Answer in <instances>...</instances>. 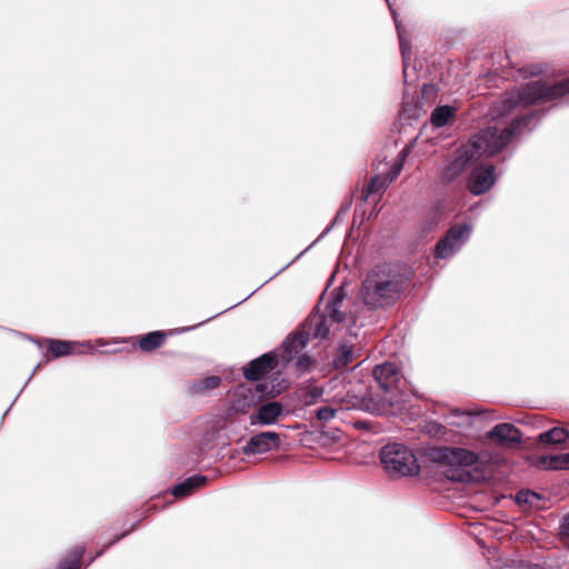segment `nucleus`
Listing matches in <instances>:
<instances>
[{
  "label": "nucleus",
  "mask_w": 569,
  "mask_h": 569,
  "mask_svg": "<svg viewBox=\"0 0 569 569\" xmlns=\"http://www.w3.org/2000/svg\"><path fill=\"white\" fill-rule=\"evenodd\" d=\"M545 112L538 110L529 111L522 117L513 119L509 126L499 129L489 126L480 133L473 136L468 144L458 149L453 159L443 167L440 179L443 183L455 181L472 162L480 156L491 157L505 148L519 134L531 132L543 117Z\"/></svg>",
  "instance_id": "1"
},
{
  "label": "nucleus",
  "mask_w": 569,
  "mask_h": 569,
  "mask_svg": "<svg viewBox=\"0 0 569 569\" xmlns=\"http://www.w3.org/2000/svg\"><path fill=\"white\" fill-rule=\"evenodd\" d=\"M413 271L406 263L382 262L367 273L361 283V298L370 310L393 306L406 291Z\"/></svg>",
  "instance_id": "2"
},
{
  "label": "nucleus",
  "mask_w": 569,
  "mask_h": 569,
  "mask_svg": "<svg viewBox=\"0 0 569 569\" xmlns=\"http://www.w3.org/2000/svg\"><path fill=\"white\" fill-rule=\"evenodd\" d=\"M569 94V78L560 81L536 80L507 91L497 102L500 116H509L537 102H549Z\"/></svg>",
  "instance_id": "3"
},
{
  "label": "nucleus",
  "mask_w": 569,
  "mask_h": 569,
  "mask_svg": "<svg viewBox=\"0 0 569 569\" xmlns=\"http://www.w3.org/2000/svg\"><path fill=\"white\" fill-rule=\"evenodd\" d=\"M427 456L430 461L447 467L445 475L448 479L459 482L471 481L472 475L466 468L472 467L479 461L475 451L452 446L431 447Z\"/></svg>",
  "instance_id": "4"
},
{
  "label": "nucleus",
  "mask_w": 569,
  "mask_h": 569,
  "mask_svg": "<svg viewBox=\"0 0 569 569\" xmlns=\"http://www.w3.org/2000/svg\"><path fill=\"white\" fill-rule=\"evenodd\" d=\"M380 462L391 478L418 475L420 465L413 450L402 442H388L379 452Z\"/></svg>",
  "instance_id": "5"
},
{
  "label": "nucleus",
  "mask_w": 569,
  "mask_h": 569,
  "mask_svg": "<svg viewBox=\"0 0 569 569\" xmlns=\"http://www.w3.org/2000/svg\"><path fill=\"white\" fill-rule=\"evenodd\" d=\"M280 393V390L274 386L268 389L267 383L259 382L254 387L240 385L233 395L231 408L237 413H246L252 407H256L264 398H274Z\"/></svg>",
  "instance_id": "6"
},
{
  "label": "nucleus",
  "mask_w": 569,
  "mask_h": 569,
  "mask_svg": "<svg viewBox=\"0 0 569 569\" xmlns=\"http://www.w3.org/2000/svg\"><path fill=\"white\" fill-rule=\"evenodd\" d=\"M472 227L470 223H456L437 242L435 254L440 259L452 257L469 240Z\"/></svg>",
  "instance_id": "7"
},
{
  "label": "nucleus",
  "mask_w": 569,
  "mask_h": 569,
  "mask_svg": "<svg viewBox=\"0 0 569 569\" xmlns=\"http://www.w3.org/2000/svg\"><path fill=\"white\" fill-rule=\"evenodd\" d=\"M308 345V332H301L299 329L291 332L278 349V365L282 368H289L290 363Z\"/></svg>",
  "instance_id": "8"
},
{
  "label": "nucleus",
  "mask_w": 569,
  "mask_h": 569,
  "mask_svg": "<svg viewBox=\"0 0 569 569\" xmlns=\"http://www.w3.org/2000/svg\"><path fill=\"white\" fill-rule=\"evenodd\" d=\"M280 447V435L274 431H262L249 438L242 447L246 456L263 455Z\"/></svg>",
  "instance_id": "9"
},
{
  "label": "nucleus",
  "mask_w": 569,
  "mask_h": 569,
  "mask_svg": "<svg viewBox=\"0 0 569 569\" xmlns=\"http://www.w3.org/2000/svg\"><path fill=\"white\" fill-rule=\"evenodd\" d=\"M278 366V351L272 350L251 360L248 366L243 368V377L250 381H258Z\"/></svg>",
  "instance_id": "10"
},
{
  "label": "nucleus",
  "mask_w": 569,
  "mask_h": 569,
  "mask_svg": "<svg viewBox=\"0 0 569 569\" xmlns=\"http://www.w3.org/2000/svg\"><path fill=\"white\" fill-rule=\"evenodd\" d=\"M496 182L495 167L478 166L475 167L468 179V190L473 196H481L486 193Z\"/></svg>",
  "instance_id": "11"
},
{
  "label": "nucleus",
  "mask_w": 569,
  "mask_h": 569,
  "mask_svg": "<svg viewBox=\"0 0 569 569\" xmlns=\"http://www.w3.org/2000/svg\"><path fill=\"white\" fill-rule=\"evenodd\" d=\"M378 388L386 395H392L398 388L400 372L395 363L383 362L377 365L372 371Z\"/></svg>",
  "instance_id": "12"
},
{
  "label": "nucleus",
  "mask_w": 569,
  "mask_h": 569,
  "mask_svg": "<svg viewBox=\"0 0 569 569\" xmlns=\"http://www.w3.org/2000/svg\"><path fill=\"white\" fill-rule=\"evenodd\" d=\"M284 407L278 401L261 403L257 411L250 416L251 426H270L284 415Z\"/></svg>",
  "instance_id": "13"
},
{
  "label": "nucleus",
  "mask_w": 569,
  "mask_h": 569,
  "mask_svg": "<svg viewBox=\"0 0 569 569\" xmlns=\"http://www.w3.org/2000/svg\"><path fill=\"white\" fill-rule=\"evenodd\" d=\"M487 437L498 445L515 447L521 443L522 432L516 426L505 422L496 425Z\"/></svg>",
  "instance_id": "14"
},
{
  "label": "nucleus",
  "mask_w": 569,
  "mask_h": 569,
  "mask_svg": "<svg viewBox=\"0 0 569 569\" xmlns=\"http://www.w3.org/2000/svg\"><path fill=\"white\" fill-rule=\"evenodd\" d=\"M301 332H308V342L311 338L323 340L328 337L330 328L327 316L321 312H312L298 328Z\"/></svg>",
  "instance_id": "15"
},
{
  "label": "nucleus",
  "mask_w": 569,
  "mask_h": 569,
  "mask_svg": "<svg viewBox=\"0 0 569 569\" xmlns=\"http://www.w3.org/2000/svg\"><path fill=\"white\" fill-rule=\"evenodd\" d=\"M208 481V478L202 475H194L186 478L184 480L174 485L171 489V493L176 498H183L191 495L196 489L203 487Z\"/></svg>",
  "instance_id": "16"
},
{
  "label": "nucleus",
  "mask_w": 569,
  "mask_h": 569,
  "mask_svg": "<svg viewBox=\"0 0 569 569\" xmlns=\"http://www.w3.org/2000/svg\"><path fill=\"white\" fill-rule=\"evenodd\" d=\"M535 466L543 470H568L569 452L555 456H539Z\"/></svg>",
  "instance_id": "17"
},
{
  "label": "nucleus",
  "mask_w": 569,
  "mask_h": 569,
  "mask_svg": "<svg viewBox=\"0 0 569 569\" xmlns=\"http://www.w3.org/2000/svg\"><path fill=\"white\" fill-rule=\"evenodd\" d=\"M391 14L393 17L396 29H397L399 47H400V51H401V56H402L403 76L406 79L407 78V68H408L409 61L411 59V43H410V39L405 36L403 28H402L400 21L398 20V14L395 9H391Z\"/></svg>",
  "instance_id": "18"
},
{
  "label": "nucleus",
  "mask_w": 569,
  "mask_h": 569,
  "mask_svg": "<svg viewBox=\"0 0 569 569\" xmlns=\"http://www.w3.org/2000/svg\"><path fill=\"white\" fill-rule=\"evenodd\" d=\"M221 382L222 378L220 376L211 375L198 380H193L189 385L188 390L191 396H199L203 395L204 392L217 389L218 387H220Z\"/></svg>",
  "instance_id": "19"
},
{
  "label": "nucleus",
  "mask_w": 569,
  "mask_h": 569,
  "mask_svg": "<svg viewBox=\"0 0 569 569\" xmlns=\"http://www.w3.org/2000/svg\"><path fill=\"white\" fill-rule=\"evenodd\" d=\"M457 109L450 104L437 107L430 116V121L435 128H442L450 123L456 117Z\"/></svg>",
  "instance_id": "20"
},
{
  "label": "nucleus",
  "mask_w": 569,
  "mask_h": 569,
  "mask_svg": "<svg viewBox=\"0 0 569 569\" xmlns=\"http://www.w3.org/2000/svg\"><path fill=\"white\" fill-rule=\"evenodd\" d=\"M167 333L164 331H151L140 337L138 346L144 352H151L163 345Z\"/></svg>",
  "instance_id": "21"
},
{
  "label": "nucleus",
  "mask_w": 569,
  "mask_h": 569,
  "mask_svg": "<svg viewBox=\"0 0 569 569\" xmlns=\"http://www.w3.org/2000/svg\"><path fill=\"white\" fill-rule=\"evenodd\" d=\"M47 343L48 351L56 359L71 355L73 352L72 347L78 345L77 342L60 339H47Z\"/></svg>",
  "instance_id": "22"
},
{
  "label": "nucleus",
  "mask_w": 569,
  "mask_h": 569,
  "mask_svg": "<svg viewBox=\"0 0 569 569\" xmlns=\"http://www.w3.org/2000/svg\"><path fill=\"white\" fill-rule=\"evenodd\" d=\"M355 359L353 347L349 345H341L333 356V367L336 369L347 368Z\"/></svg>",
  "instance_id": "23"
},
{
  "label": "nucleus",
  "mask_w": 569,
  "mask_h": 569,
  "mask_svg": "<svg viewBox=\"0 0 569 569\" xmlns=\"http://www.w3.org/2000/svg\"><path fill=\"white\" fill-rule=\"evenodd\" d=\"M83 553V547L74 548L59 561L56 569H81Z\"/></svg>",
  "instance_id": "24"
},
{
  "label": "nucleus",
  "mask_w": 569,
  "mask_h": 569,
  "mask_svg": "<svg viewBox=\"0 0 569 569\" xmlns=\"http://www.w3.org/2000/svg\"><path fill=\"white\" fill-rule=\"evenodd\" d=\"M538 438L543 443L560 445L567 441L569 433L565 428L553 427L541 432Z\"/></svg>",
  "instance_id": "25"
},
{
  "label": "nucleus",
  "mask_w": 569,
  "mask_h": 569,
  "mask_svg": "<svg viewBox=\"0 0 569 569\" xmlns=\"http://www.w3.org/2000/svg\"><path fill=\"white\" fill-rule=\"evenodd\" d=\"M390 182L387 176H372L368 186L362 190V200L367 201L370 194L383 191Z\"/></svg>",
  "instance_id": "26"
},
{
  "label": "nucleus",
  "mask_w": 569,
  "mask_h": 569,
  "mask_svg": "<svg viewBox=\"0 0 569 569\" xmlns=\"http://www.w3.org/2000/svg\"><path fill=\"white\" fill-rule=\"evenodd\" d=\"M316 360L307 353L298 355L297 358L290 363L298 373H307L315 367Z\"/></svg>",
  "instance_id": "27"
},
{
  "label": "nucleus",
  "mask_w": 569,
  "mask_h": 569,
  "mask_svg": "<svg viewBox=\"0 0 569 569\" xmlns=\"http://www.w3.org/2000/svg\"><path fill=\"white\" fill-rule=\"evenodd\" d=\"M351 204H352V201L350 199H346L341 203V206H340L339 210L337 211V213H336L331 224L329 227H327L321 232V234L318 237V239L316 241L325 238L336 224H338V223H340L342 221L343 217L349 212V210L351 208Z\"/></svg>",
  "instance_id": "28"
},
{
  "label": "nucleus",
  "mask_w": 569,
  "mask_h": 569,
  "mask_svg": "<svg viewBox=\"0 0 569 569\" xmlns=\"http://www.w3.org/2000/svg\"><path fill=\"white\" fill-rule=\"evenodd\" d=\"M325 315L327 316V319H330L337 323H342L347 319V315L340 310V307L335 306V303L326 306Z\"/></svg>",
  "instance_id": "29"
},
{
  "label": "nucleus",
  "mask_w": 569,
  "mask_h": 569,
  "mask_svg": "<svg viewBox=\"0 0 569 569\" xmlns=\"http://www.w3.org/2000/svg\"><path fill=\"white\" fill-rule=\"evenodd\" d=\"M323 388L319 386L311 387L303 393V402L306 406L315 405L322 396Z\"/></svg>",
  "instance_id": "30"
},
{
  "label": "nucleus",
  "mask_w": 569,
  "mask_h": 569,
  "mask_svg": "<svg viewBox=\"0 0 569 569\" xmlns=\"http://www.w3.org/2000/svg\"><path fill=\"white\" fill-rule=\"evenodd\" d=\"M532 498L540 499V496L529 489H521V490L517 491V493L515 496V501L519 506L531 505Z\"/></svg>",
  "instance_id": "31"
},
{
  "label": "nucleus",
  "mask_w": 569,
  "mask_h": 569,
  "mask_svg": "<svg viewBox=\"0 0 569 569\" xmlns=\"http://www.w3.org/2000/svg\"><path fill=\"white\" fill-rule=\"evenodd\" d=\"M337 413V409L330 407V406H323L316 410V417L320 421H329L331 420Z\"/></svg>",
  "instance_id": "32"
},
{
  "label": "nucleus",
  "mask_w": 569,
  "mask_h": 569,
  "mask_svg": "<svg viewBox=\"0 0 569 569\" xmlns=\"http://www.w3.org/2000/svg\"><path fill=\"white\" fill-rule=\"evenodd\" d=\"M138 522H139V520L137 522L132 523V526H131V528L129 530L122 532L121 535L116 536L114 539H112L109 543L104 545L103 548L97 552L94 558L100 557L109 547L113 546L119 540L124 538L130 531L134 530V528L137 527Z\"/></svg>",
  "instance_id": "33"
},
{
  "label": "nucleus",
  "mask_w": 569,
  "mask_h": 569,
  "mask_svg": "<svg viewBox=\"0 0 569 569\" xmlns=\"http://www.w3.org/2000/svg\"><path fill=\"white\" fill-rule=\"evenodd\" d=\"M560 539L565 542L569 541V512L563 516L559 527Z\"/></svg>",
  "instance_id": "34"
},
{
  "label": "nucleus",
  "mask_w": 569,
  "mask_h": 569,
  "mask_svg": "<svg viewBox=\"0 0 569 569\" xmlns=\"http://www.w3.org/2000/svg\"><path fill=\"white\" fill-rule=\"evenodd\" d=\"M223 312H224V311L218 312L217 315L211 316V317H209L208 319H206V320H203V321H201V322H199V323H197V325H194V326L180 328V329H178V332H180V333H181V332H188V331H191V330H193V329H196V328H198V327H200V326H202V325H204V323L209 322L210 320L214 319L216 317H218L219 315H221V313H223Z\"/></svg>",
  "instance_id": "35"
},
{
  "label": "nucleus",
  "mask_w": 569,
  "mask_h": 569,
  "mask_svg": "<svg viewBox=\"0 0 569 569\" xmlns=\"http://www.w3.org/2000/svg\"><path fill=\"white\" fill-rule=\"evenodd\" d=\"M343 300V295L340 292L333 291L327 305H333L340 307Z\"/></svg>",
  "instance_id": "36"
},
{
  "label": "nucleus",
  "mask_w": 569,
  "mask_h": 569,
  "mask_svg": "<svg viewBox=\"0 0 569 569\" xmlns=\"http://www.w3.org/2000/svg\"><path fill=\"white\" fill-rule=\"evenodd\" d=\"M401 169H402V162H399L398 164H396L393 167V169L391 170V172L389 174H387L389 181L392 182L398 177Z\"/></svg>",
  "instance_id": "37"
},
{
  "label": "nucleus",
  "mask_w": 569,
  "mask_h": 569,
  "mask_svg": "<svg viewBox=\"0 0 569 569\" xmlns=\"http://www.w3.org/2000/svg\"><path fill=\"white\" fill-rule=\"evenodd\" d=\"M305 253V251L300 252L296 258H293L290 262H288L284 267H282L278 272H276L272 277L269 278V280L273 279L276 276H278L279 273H281L284 269H287L288 267H290L293 262H296L302 254Z\"/></svg>",
  "instance_id": "38"
},
{
  "label": "nucleus",
  "mask_w": 569,
  "mask_h": 569,
  "mask_svg": "<svg viewBox=\"0 0 569 569\" xmlns=\"http://www.w3.org/2000/svg\"><path fill=\"white\" fill-rule=\"evenodd\" d=\"M452 416L460 417V416H466V413H465V412L459 411L458 409H456V410H453V411H452ZM467 416H470V415H469V413H467Z\"/></svg>",
  "instance_id": "39"
},
{
  "label": "nucleus",
  "mask_w": 569,
  "mask_h": 569,
  "mask_svg": "<svg viewBox=\"0 0 569 569\" xmlns=\"http://www.w3.org/2000/svg\"><path fill=\"white\" fill-rule=\"evenodd\" d=\"M40 367V365H38L33 371L31 372V375L28 377L27 381H26V385L31 380L32 376L34 375V372L38 370V368Z\"/></svg>",
  "instance_id": "40"
},
{
  "label": "nucleus",
  "mask_w": 569,
  "mask_h": 569,
  "mask_svg": "<svg viewBox=\"0 0 569 569\" xmlns=\"http://www.w3.org/2000/svg\"><path fill=\"white\" fill-rule=\"evenodd\" d=\"M450 425H453V426H458V427H459V426H461V425H462V422H459V421H451V422H450Z\"/></svg>",
  "instance_id": "41"
},
{
  "label": "nucleus",
  "mask_w": 569,
  "mask_h": 569,
  "mask_svg": "<svg viewBox=\"0 0 569 569\" xmlns=\"http://www.w3.org/2000/svg\"><path fill=\"white\" fill-rule=\"evenodd\" d=\"M11 406L4 411L3 416H2V419L6 417V415H8L9 410H10Z\"/></svg>",
  "instance_id": "42"
},
{
  "label": "nucleus",
  "mask_w": 569,
  "mask_h": 569,
  "mask_svg": "<svg viewBox=\"0 0 569 569\" xmlns=\"http://www.w3.org/2000/svg\"><path fill=\"white\" fill-rule=\"evenodd\" d=\"M250 296H252V293L247 295V297H246L242 301H244V300H247L248 298H250Z\"/></svg>",
  "instance_id": "43"
},
{
  "label": "nucleus",
  "mask_w": 569,
  "mask_h": 569,
  "mask_svg": "<svg viewBox=\"0 0 569 569\" xmlns=\"http://www.w3.org/2000/svg\"><path fill=\"white\" fill-rule=\"evenodd\" d=\"M81 347H89V343H81Z\"/></svg>",
  "instance_id": "44"
},
{
  "label": "nucleus",
  "mask_w": 569,
  "mask_h": 569,
  "mask_svg": "<svg viewBox=\"0 0 569 569\" xmlns=\"http://www.w3.org/2000/svg\"><path fill=\"white\" fill-rule=\"evenodd\" d=\"M387 2H389V1L387 0ZM388 4H389V9H390V10H391V9H393V8L391 7V4H390V3H388Z\"/></svg>",
  "instance_id": "45"
}]
</instances>
